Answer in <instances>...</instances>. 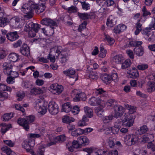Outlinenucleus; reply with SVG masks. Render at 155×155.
I'll use <instances>...</instances> for the list:
<instances>
[{"label":"nucleus","mask_w":155,"mask_h":155,"mask_svg":"<svg viewBox=\"0 0 155 155\" xmlns=\"http://www.w3.org/2000/svg\"><path fill=\"white\" fill-rule=\"evenodd\" d=\"M116 19L111 15L107 19L106 24L109 27H112L116 24Z\"/></svg>","instance_id":"24"},{"label":"nucleus","mask_w":155,"mask_h":155,"mask_svg":"<svg viewBox=\"0 0 155 155\" xmlns=\"http://www.w3.org/2000/svg\"><path fill=\"white\" fill-rule=\"evenodd\" d=\"M115 111V117L118 118L120 117L125 110V109L120 105H115L114 107Z\"/></svg>","instance_id":"12"},{"label":"nucleus","mask_w":155,"mask_h":155,"mask_svg":"<svg viewBox=\"0 0 155 155\" xmlns=\"http://www.w3.org/2000/svg\"><path fill=\"white\" fill-rule=\"evenodd\" d=\"M127 44H126V47H127L130 46L136 47L139 45H141L143 42L142 41H130L128 42Z\"/></svg>","instance_id":"36"},{"label":"nucleus","mask_w":155,"mask_h":155,"mask_svg":"<svg viewBox=\"0 0 155 155\" xmlns=\"http://www.w3.org/2000/svg\"><path fill=\"white\" fill-rule=\"evenodd\" d=\"M63 73L66 75L71 77V75L75 74V71L74 69L70 68L64 71Z\"/></svg>","instance_id":"39"},{"label":"nucleus","mask_w":155,"mask_h":155,"mask_svg":"<svg viewBox=\"0 0 155 155\" xmlns=\"http://www.w3.org/2000/svg\"><path fill=\"white\" fill-rule=\"evenodd\" d=\"M124 60L123 56L120 54L114 56L113 59V61L117 64H120Z\"/></svg>","instance_id":"32"},{"label":"nucleus","mask_w":155,"mask_h":155,"mask_svg":"<svg viewBox=\"0 0 155 155\" xmlns=\"http://www.w3.org/2000/svg\"><path fill=\"white\" fill-rule=\"evenodd\" d=\"M45 151L44 147L41 146L39 148L37 152V155H44Z\"/></svg>","instance_id":"64"},{"label":"nucleus","mask_w":155,"mask_h":155,"mask_svg":"<svg viewBox=\"0 0 155 155\" xmlns=\"http://www.w3.org/2000/svg\"><path fill=\"white\" fill-rule=\"evenodd\" d=\"M11 127V124L3 126L1 129V132L2 134H4L6 132V131L8 130L9 129V128Z\"/></svg>","instance_id":"57"},{"label":"nucleus","mask_w":155,"mask_h":155,"mask_svg":"<svg viewBox=\"0 0 155 155\" xmlns=\"http://www.w3.org/2000/svg\"><path fill=\"white\" fill-rule=\"evenodd\" d=\"M25 95V94L23 91H18L16 93V96L18 97L17 100L18 101H21Z\"/></svg>","instance_id":"47"},{"label":"nucleus","mask_w":155,"mask_h":155,"mask_svg":"<svg viewBox=\"0 0 155 155\" xmlns=\"http://www.w3.org/2000/svg\"><path fill=\"white\" fill-rule=\"evenodd\" d=\"M96 155H107L108 151L101 149H98L95 152Z\"/></svg>","instance_id":"49"},{"label":"nucleus","mask_w":155,"mask_h":155,"mask_svg":"<svg viewBox=\"0 0 155 155\" xmlns=\"http://www.w3.org/2000/svg\"><path fill=\"white\" fill-rule=\"evenodd\" d=\"M31 4H30L29 7L28 5H24L21 8V11L26 14V16L29 18H32L33 10H35L36 11L38 6L33 2H32Z\"/></svg>","instance_id":"2"},{"label":"nucleus","mask_w":155,"mask_h":155,"mask_svg":"<svg viewBox=\"0 0 155 155\" xmlns=\"http://www.w3.org/2000/svg\"><path fill=\"white\" fill-rule=\"evenodd\" d=\"M20 51L21 53L24 56L28 57L30 55V49L26 44H23L22 47L20 48Z\"/></svg>","instance_id":"16"},{"label":"nucleus","mask_w":155,"mask_h":155,"mask_svg":"<svg viewBox=\"0 0 155 155\" xmlns=\"http://www.w3.org/2000/svg\"><path fill=\"white\" fill-rule=\"evenodd\" d=\"M31 24V31L28 32V35L30 37H34L36 35V33H37L40 29L41 25L38 24L34 23L32 22Z\"/></svg>","instance_id":"10"},{"label":"nucleus","mask_w":155,"mask_h":155,"mask_svg":"<svg viewBox=\"0 0 155 155\" xmlns=\"http://www.w3.org/2000/svg\"><path fill=\"white\" fill-rule=\"evenodd\" d=\"M44 101L38 99L35 102V108L37 110L38 112L42 115L45 114L47 112V109L45 106H44Z\"/></svg>","instance_id":"6"},{"label":"nucleus","mask_w":155,"mask_h":155,"mask_svg":"<svg viewBox=\"0 0 155 155\" xmlns=\"http://www.w3.org/2000/svg\"><path fill=\"white\" fill-rule=\"evenodd\" d=\"M142 17L141 16L135 24L136 29L134 32V34L136 35H138L142 29V24L144 22V21L142 20Z\"/></svg>","instance_id":"13"},{"label":"nucleus","mask_w":155,"mask_h":155,"mask_svg":"<svg viewBox=\"0 0 155 155\" xmlns=\"http://www.w3.org/2000/svg\"><path fill=\"white\" fill-rule=\"evenodd\" d=\"M7 38L11 41H14L19 38L17 31L11 32L6 34Z\"/></svg>","instance_id":"20"},{"label":"nucleus","mask_w":155,"mask_h":155,"mask_svg":"<svg viewBox=\"0 0 155 155\" xmlns=\"http://www.w3.org/2000/svg\"><path fill=\"white\" fill-rule=\"evenodd\" d=\"M102 102V99L93 97L89 99L88 103L92 106H96L100 104Z\"/></svg>","instance_id":"17"},{"label":"nucleus","mask_w":155,"mask_h":155,"mask_svg":"<svg viewBox=\"0 0 155 155\" xmlns=\"http://www.w3.org/2000/svg\"><path fill=\"white\" fill-rule=\"evenodd\" d=\"M84 112L88 118H91L93 115V110L87 106L84 107Z\"/></svg>","instance_id":"25"},{"label":"nucleus","mask_w":155,"mask_h":155,"mask_svg":"<svg viewBox=\"0 0 155 155\" xmlns=\"http://www.w3.org/2000/svg\"><path fill=\"white\" fill-rule=\"evenodd\" d=\"M148 130L149 129L147 126L144 125L140 127V129L138 130V131L139 134L141 135L147 133Z\"/></svg>","instance_id":"41"},{"label":"nucleus","mask_w":155,"mask_h":155,"mask_svg":"<svg viewBox=\"0 0 155 155\" xmlns=\"http://www.w3.org/2000/svg\"><path fill=\"white\" fill-rule=\"evenodd\" d=\"M94 93L97 96L99 95L101 97H104L106 94V91L102 88H99L95 90Z\"/></svg>","instance_id":"33"},{"label":"nucleus","mask_w":155,"mask_h":155,"mask_svg":"<svg viewBox=\"0 0 155 155\" xmlns=\"http://www.w3.org/2000/svg\"><path fill=\"white\" fill-rule=\"evenodd\" d=\"M131 62L130 59H127L124 61V62H122L121 65V68L123 69H125L129 67L131 65Z\"/></svg>","instance_id":"37"},{"label":"nucleus","mask_w":155,"mask_h":155,"mask_svg":"<svg viewBox=\"0 0 155 155\" xmlns=\"http://www.w3.org/2000/svg\"><path fill=\"white\" fill-rule=\"evenodd\" d=\"M95 112L97 115L101 118L103 116L104 113V110L101 107H98L96 108L95 109Z\"/></svg>","instance_id":"35"},{"label":"nucleus","mask_w":155,"mask_h":155,"mask_svg":"<svg viewBox=\"0 0 155 155\" xmlns=\"http://www.w3.org/2000/svg\"><path fill=\"white\" fill-rule=\"evenodd\" d=\"M60 61L63 64L65 65L66 63L68 60V53L66 52H62L60 54Z\"/></svg>","instance_id":"23"},{"label":"nucleus","mask_w":155,"mask_h":155,"mask_svg":"<svg viewBox=\"0 0 155 155\" xmlns=\"http://www.w3.org/2000/svg\"><path fill=\"white\" fill-rule=\"evenodd\" d=\"M12 90V89L11 87L7 86L5 84H0V91H11Z\"/></svg>","instance_id":"48"},{"label":"nucleus","mask_w":155,"mask_h":155,"mask_svg":"<svg viewBox=\"0 0 155 155\" xmlns=\"http://www.w3.org/2000/svg\"><path fill=\"white\" fill-rule=\"evenodd\" d=\"M71 106L70 102L64 103L62 105V111L68 113L71 110Z\"/></svg>","instance_id":"26"},{"label":"nucleus","mask_w":155,"mask_h":155,"mask_svg":"<svg viewBox=\"0 0 155 155\" xmlns=\"http://www.w3.org/2000/svg\"><path fill=\"white\" fill-rule=\"evenodd\" d=\"M34 120V116L30 115L23 118H19L18 119L17 122L19 124L23 127L25 130L28 131L29 129V124L33 122Z\"/></svg>","instance_id":"3"},{"label":"nucleus","mask_w":155,"mask_h":155,"mask_svg":"<svg viewBox=\"0 0 155 155\" xmlns=\"http://www.w3.org/2000/svg\"><path fill=\"white\" fill-rule=\"evenodd\" d=\"M51 92L53 94L58 95L61 94L63 90V87L61 85L53 84L50 86Z\"/></svg>","instance_id":"8"},{"label":"nucleus","mask_w":155,"mask_h":155,"mask_svg":"<svg viewBox=\"0 0 155 155\" xmlns=\"http://www.w3.org/2000/svg\"><path fill=\"white\" fill-rule=\"evenodd\" d=\"M106 53V50H105L103 46L101 45L100 47L99 56L102 58H104L105 56Z\"/></svg>","instance_id":"50"},{"label":"nucleus","mask_w":155,"mask_h":155,"mask_svg":"<svg viewBox=\"0 0 155 155\" xmlns=\"http://www.w3.org/2000/svg\"><path fill=\"white\" fill-rule=\"evenodd\" d=\"M101 78L104 83L107 84L111 79V77L107 74L102 75L101 76Z\"/></svg>","instance_id":"44"},{"label":"nucleus","mask_w":155,"mask_h":155,"mask_svg":"<svg viewBox=\"0 0 155 155\" xmlns=\"http://www.w3.org/2000/svg\"><path fill=\"white\" fill-rule=\"evenodd\" d=\"M48 109L50 113L52 115L56 114L59 111L58 105L54 101L49 103Z\"/></svg>","instance_id":"9"},{"label":"nucleus","mask_w":155,"mask_h":155,"mask_svg":"<svg viewBox=\"0 0 155 155\" xmlns=\"http://www.w3.org/2000/svg\"><path fill=\"white\" fill-rule=\"evenodd\" d=\"M8 21L7 18L5 17L3 18L0 19V27H3L7 25Z\"/></svg>","instance_id":"51"},{"label":"nucleus","mask_w":155,"mask_h":155,"mask_svg":"<svg viewBox=\"0 0 155 155\" xmlns=\"http://www.w3.org/2000/svg\"><path fill=\"white\" fill-rule=\"evenodd\" d=\"M112 132L114 134H116L118 133V130H117L115 133H114V128H113V127H110L107 128L106 129L105 133L106 134H107Z\"/></svg>","instance_id":"61"},{"label":"nucleus","mask_w":155,"mask_h":155,"mask_svg":"<svg viewBox=\"0 0 155 155\" xmlns=\"http://www.w3.org/2000/svg\"><path fill=\"white\" fill-rule=\"evenodd\" d=\"M20 21V19L18 18L14 17L12 18L10 21V24L13 26L17 27L19 25Z\"/></svg>","instance_id":"31"},{"label":"nucleus","mask_w":155,"mask_h":155,"mask_svg":"<svg viewBox=\"0 0 155 155\" xmlns=\"http://www.w3.org/2000/svg\"><path fill=\"white\" fill-rule=\"evenodd\" d=\"M77 9L76 7L72 6L68 8V12L69 13L75 12L77 11Z\"/></svg>","instance_id":"63"},{"label":"nucleus","mask_w":155,"mask_h":155,"mask_svg":"<svg viewBox=\"0 0 155 155\" xmlns=\"http://www.w3.org/2000/svg\"><path fill=\"white\" fill-rule=\"evenodd\" d=\"M89 119L85 115H84L82 119L79 121L78 123V126L82 127L87 125L86 122L88 121Z\"/></svg>","instance_id":"27"},{"label":"nucleus","mask_w":155,"mask_h":155,"mask_svg":"<svg viewBox=\"0 0 155 155\" xmlns=\"http://www.w3.org/2000/svg\"><path fill=\"white\" fill-rule=\"evenodd\" d=\"M148 68V65L146 64H142L137 66V68L141 71H144Z\"/></svg>","instance_id":"53"},{"label":"nucleus","mask_w":155,"mask_h":155,"mask_svg":"<svg viewBox=\"0 0 155 155\" xmlns=\"http://www.w3.org/2000/svg\"><path fill=\"white\" fill-rule=\"evenodd\" d=\"M43 91L39 87H34L31 89L30 91V93L32 94H42Z\"/></svg>","instance_id":"38"},{"label":"nucleus","mask_w":155,"mask_h":155,"mask_svg":"<svg viewBox=\"0 0 155 155\" xmlns=\"http://www.w3.org/2000/svg\"><path fill=\"white\" fill-rule=\"evenodd\" d=\"M76 141L79 148L81 147V145L84 146L88 145L89 143V140L88 138L86 136H83L79 137Z\"/></svg>","instance_id":"11"},{"label":"nucleus","mask_w":155,"mask_h":155,"mask_svg":"<svg viewBox=\"0 0 155 155\" xmlns=\"http://www.w3.org/2000/svg\"><path fill=\"white\" fill-rule=\"evenodd\" d=\"M129 77L133 78H135L139 76V72L137 69L131 70L129 72Z\"/></svg>","instance_id":"40"},{"label":"nucleus","mask_w":155,"mask_h":155,"mask_svg":"<svg viewBox=\"0 0 155 155\" xmlns=\"http://www.w3.org/2000/svg\"><path fill=\"white\" fill-rule=\"evenodd\" d=\"M53 52L57 54L58 55L61 53L64 52V51L62 49V47L60 46H55L51 49L50 53Z\"/></svg>","instance_id":"30"},{"label":"nucleus","mask_w":155,"mask_h":155,"mask_svg":"<svg viewBox=\"0 0 155 155\" xmlns=\"http://www.w3.org/2000/svg\"><path fill=\"white\" fill-rule=\"evenodd\" d=\"M113 117L112 116H108L104 117L103 116L101 118L104 123H108L109 122L113 119Z\"/></svg>","instance_id":"55"},{"label":"nucleus","mask_w":155,"mask_h":155,"mask_svg":"<svg viewBox=\"0 0 155 155\" xmlns=\"http://www.w3.org/2000/svg\"><path fill=\"white\" fill-rule=\"evenodd\" d=\"M66 139V136L64 135H61L57 137L54 138V141L55 142H60L65 141Z\"/></svg>","instance_id":"52"},{"label":"nucleus","mask_w":155,"mask_h":155,"mask_svg":"<svg viewBox=\"0 0 155 155\" xmlns=\"http://www.w3.org/2000/svg\"><path fill=\"white\" fill-rule=\"evenodd\" d=\"M151 137H153V135L151 134L149 135L148 136H143L142 138V142L143 143L147 142L150 140V138Z\"/></svg>","instance_id":"62"},{"label":"nucleus","mask_w":155,"mask_h":155,"mask_svg":"<svg viewBox=\"0 0 155 155\" xmlns=\"http://www.w3.org/2000/svg\"><path fill=\"white\" fill-rule=\"evenodd\" d=\"M13 117L12 113L5 114H4L2 117L3 121H6L10 119Z\"/></svg>","instance_id":"46"},{"label":"nucleus","mask_w":155,"mask_h":155,"mask_svg":"<svg viewBox=\"0 0 155 155\" xmlns=\"http://www.w3.org/2000/svg\"><path fill=\"white\" fill-rule=\"evenodd\" d=\"M41 23L43 25L50 26L51 28L50 30L51 32V35H52L54 33L53 29L54 28V27L57 26L56 22L50 18H44L41 20Z\"/></svg>","instance_id":"7"},{"label":"nucleus","mask_w":155,"mask_h":155,"mask_svg":"<svg viewBox=\"0 0 155 155\" xmlns=\"http://www.w3.org/2000/svg\"><path fill=\"white\" fill-rule=\"evenodd\" d=\"M71 96L75 97L73 98L74 101H77L81 100L85 101L86 98L85 94L81 92L79 90L75 89L73 90L71 93Z\"/></svg>","instance_id":"5"},{"label":"nucleus","mask_w":155,"mask_h":155,"mask_svg":"<svg viewBox=\"0 0 155 155\" xmlns=\"http://www.w3.org/2000/svg\"><path fill=\"white\" fill-rule=\"evenodd\" d=\"M76 141L74 140L72 142H69L66 144V147L68 150L70 152H73L75 148H79L78 145L77 144Z\"/></svg>","instance_id":"19"},{"label":"nucleus","mask_w":155,"mask_h":155,"mask_svg":"<svg viewBox=\"0 0 155 155\" xmlns=\"http://www.w3.org/2000/svg\"><path fill=\"white\" fill-rule=\"evenodd\" d=\"M62 122L64 123H70L74 121V119L68 116H64L62 119Z\"/></svg>","instance_id":"45"},{"label":"nucleus","mask_w":155,"mask_h":155,"mask_svg":"<svg viewBox=\"0 0 155 155\" xmlns=\"http://www.w3.org/2000/svg\"><path fill=\"white\" fill-rule=\"evenodd\" d=\"M30 141H25L22 144V147L26 149L27 152H29L31 153L32 152V148L34 146V142L32 141L31 145H30Z\"/></svg>","instance_id":"15"},{"label":"nucleus","mask_w":155,"mask_h":155,"mask_svg":"<svg viewBox=\"0 0 155 155\" xmlns=\"http://www.w3.org/2000/svg\"><path fill=\"white\" fill-rule=\"evenodd\" d=\"M147 91L149 92L155 91V82L149 81L147 83Z\"/></svg>","instance_id":"29"},{"label":"nucleus","mask_w":155,"mask_h":155,"mask_svg":"<svg viewBox=\"0 0 155 155\" xmlns=\"http://www.w3.org/2000/svg\"><path fill=\"white\" fill-rule=\"evenodd\" d=\"M19 55L18 54L13 53L9 55L8 58L9 61L15 62L19 59Z\"/></svg>","instance_id":"28"},{"label":"nucleus","mask_w":155,"mask_h":155,"mask_svg":"<svg viewBox=\"0 0 155 155\" xmlns=\"http://www.w3.org/2000/svg\"><path fill=\"white\" fill-rule=\"evenodd\" d=\"M1 150L3 152L6 153L7 155H10L12 152L11 149L6 146L2 147Z\"/></svg>","instance_id":"56"},{"label":"nucleus","mask_w":155,"mask_h":155,"mask_svg":"<svg viewBox=\"0 0 155 155\" xmlns=\"http://www.w3.org/2000/svg\"><path fill=\"white\" fill-rule=\"evenodd\" d=\"M127 28V27L125 25L123 24H119L114 28V32L116 34H119L125 30Z\"/></svg>","instance_id":"21"},{"label":"nucleus","mask_w":155,"mask_h":155,"mask_svg":"<svg viewBox=\"0 0 155 155\" xmlns=\"http://www.w3.org/2000/svg\"><path fill=\"white\" fill-rule=\"evenodd\" d=\"M138 140V136L133 134L127 135L124 139V143L128 146L135 144L137 143Z\"/></svg>","instance_id":"4"},{"label":"nucleus","mask_w":155,"mask_h":155,"mask_svg":"<svg viewBox=\"0 0 155 155\" xmlns=\"http://www.w3.org/2000/svg\"><path fill=\"white\" fill-rule=\"evenodd\" d=\"M147 153L146 150L137 149L134 150L133 155H146Z\"/></svg>","instance_id":"34"},{"label":"nucleus","mask_w":155,"mask_h":155,"mask_svg":"<svg viewBox=\"0 0 155 155\" xmlns=\"http://www.w3.org/2000/svg\"><path fill=\"white\" fill-rule=\"evenodd\" d=\"M134 52L138 56H142L144 53L143 48L141 45H139L135 47L134 49Z\"/></svg>","instance_id":"22"},{"label":"nucleus","mask_w":155,"mask_h":155,"mask_svg":"<svg viewBox=\"0 0 155 155\" xmlns=\"http://www.w3.org/2000/svg\"><path fill=\"white\" fill-rule=\"evenodd\" d=\"M87 74L90 78L93 80H97L98 77L97 73L92 71V68L87 67Z\"/></svg>","instance_id":"18"},{"label":"nucleus","mask_w":155,"mask_h":155,"mask_svg":"<svg viewBox=\"0 0 155 155\" xmlns=\"http://www.w3.org/2000/svg\"><path fill=\"white\" fill-rule=\"evenodd\" d=\"M12 66L11 63L5 62L3 64L2 68L5 74L9 75L10 73L12 70Z\"/></svg>","instance_id":"14"},{"label":"nucleus","mask_w":155,"mask_h":155,"mask_svg":"<svg viewBox=\"0 0 155 155\" xmlns=\"http://www.w3.org/2000/svg\"><path fill=\"white\" fill-rule=\"evenodd\" d=\"M79 111L80 109L78 106H74L71 110V113L74 115L78 114Z\"/></svg>","instance_id":"60"},{"label":"nucleus","mask_w":155,"mask_h":155,"mask_svg":"<svg viewBox=\"0 0 155 155\" xmlns=\"http://www.w3.org/2000/svg\"><path fill=\"white\" fill-rule=\"evenodd\" d=\"M42 135L41 134H28V137L31 138H36L39 137Z\"/></svg>","instance_id":"59"},{"label":"nucleus","mask_w":155,"mask_h":155,"mask_svg":"<svg viewBox=\"0 0 155 155\" xmlns=\"http://www.w3.org/2000/svg\"><path fill=\"white\" fill-rule=\"evenodd\" d=\"M129 114H127L124 118V122H127L126 124V127H130L133 125L135 116L133 114L136 111V107L130 106L128 107Z\"/></svg>","instance_id":"1"},{"label":"nucleus","mask_w":155,"mask_h":155,"mask_svg":"<svg viewBox=\"0 0 155 155\" xmlns=\"http://www.w3.org/2000/svg\"><path fill=\"white\" fill-rule=\"evenodd\" d=\"M45 2L41 3V5H38L36 9V12L38 14H40L43 12L45 9L46 7L45 5Z\"/></svg>","instance_id":"42"},{"label":"nucleus","mask_w":155,"mask_h":155,"mask_svg":"<svg viewBox=\"0 0 155 155\" xmlns=\"http://www.w3.org/2000/svg\"><path fill=\"white\" fill-rule=\"evenodd\" d=\"M77 15L80 19L83 20H86L91 18L90 15L87 13H82L78 12L77 13Z\"/></svg>","instance_id":"43"},{"label":"nucleus","mask_w":155,"mask_h":155,"mask_svg":"<svg viewBox=\"0 0 155 155\" xmlns=\"http://www.w3.org/2000/svg\"><path fill=\"white\" fill-rule=\"evenodd\" d=\"M31 22L27 23L24 28V31H28V32L31 31L32 26Z\"/></svg>","instance_id":"58"},{"label":"nucleus","mask_w":155,"mask_h":155,"mask_svg":"<svg viewBox=\"0 0 155 155\" xmlns=\"http://www.w3.org/2000/svg\"><path fill=\"white\" fill-rule=\"evenodd\" d=\"M105 38L108 42L109 45H113L115 42L114 40V38H111L108 35H105Z\"/></svg>","instance_id":"54"}]
</instances>
